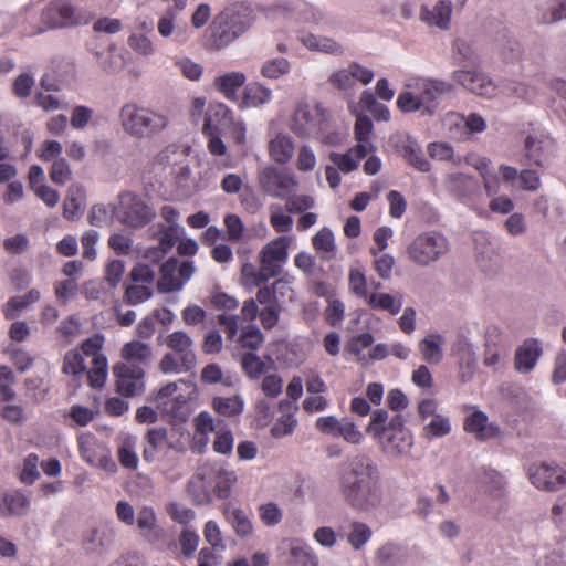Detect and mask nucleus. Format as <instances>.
Listing matches in <instances>:
<instances>
[{
  "mask_svg": "<svg viewBox=\"0 0 566 566\" xmlns=\"http://www.w3.org/2000/svg\"><path fill=\"white\" fill-rule=\"evenodd\" d=\"M338 485L345 502L356 511L370 512L381 504L380 471L367 454H356L343 465Z\"/></svg>",
  "mask_w": 566,
  "mask_h": 566,
  "instance_id": "nucleus-1",
  "label": "nucleus"
},
{
  "mask_svg": "<svg viewBox=\"0 0 566 566\" xmlns=\"http://www.w3.org/2000/svg\"><path fill=\"white\" fill-rule=\"evenodd\" d=\"M453 91V85L444 80L410 75L398 94L397 107L402 113L420 112L432 116L438 109V99Z\"/></svg>",
  "mask_w": 566,
  "mask_h": 566,
  "instance_id": "nucleus-2",
  "label": "nucleus"
},
{
  "mask_svg": "<svg viewBox=\"0 0 566 566\" xmlns=\"http://www.w3.org/2000/svg\"><path fill=\"white\" fill-rule=\"evenodd\" d=\"M366 432L381 452L390 458L407 455L413 446L412 433L405 426L402 416L389 415L385 409H377L371 413Z\"/></svg>",
  "mask_w": 566,
  "mask_h": 566,
  "instance_id": "nucleus-3",
  "label": "nucleus"
},
{
  "mask_svg": "<svg viewBox=\"0 0 566 566\" xmlns=\"http://www.w3.org/2000/svg\"><path fill=\"white\" fill-rule=\"evenodd\" d=\"M290 130L300 138H315L325 145H337L343 135L332 127L319 104L298 103L289 120Z\"/></svg>",
  "mask_w": 566,
  "mask_h": 566,
  "instance_id": "nucleus-4",
  "label": "nucleus"
},
{
  "mask_svg": "<svg viewBox=\"0 0 566 566\" xmlns=\"http://www.w3.org/2000/svg\"><path fill=\"white\" fill-rule=\"evenodd\" d=\"M120 126L135 138H149L161 133L169 124L168 116L136 103H126L119 111Z\"/></svg>",
  "mask_w": 566,
  "mask_h": 566,
  "instance_id": "nucleus-5",
  "label": "nucleus"
},
{
  "mask_svg": "<svg viewBox=\"0 0 566 566\" xmlns=\"http://www.w3.org/2000/svg\"><path fill=\"white\" fill-rule=\"evenodd\" d=\"M450 250L451 244L443 233L429 230L417 234L407 244L405 255L410 263L427 268L446 258Z\"/></svg>",
  "mask_w": 566,
  "mask_h": 566,
  "instance_id": "nucleus-6",
  "label": "nucleus"
},
{
  "mask_svg": "<svg viewBox=\"0 0 566 566\" xmlns=\"http://www.w3.org/2000/svg\"><path fill=\"white\" fill-rule=\"evenodd\" d=\"M166 345L171 350L166 353L159 369L164 374H182L192 370L197 365L192 338L184 331L170 333L166 338Z\"/></svg>",
  "mask_w": 566,
  "mask_h": 566,
  "instance_id": "nucleus-7",
  "label": "nucleus"
},
{
  "mask_svg": "<svg viewBox=\"0 0 566 566\" xmlns=\"http://www.w3.org/2000/svg\"><path fill=\"white\" fill-rule=\"evenodd\" d=\"M196 387L190 381L179 380L163 387L156 398L157 408L177 421H186L191 407L189 400L195 396Z\"/></svg>",
  "mask_w": 566,
  "mask_h": 566,
  "instance_id": "nucleus-8",
  "label": "nucleus"
},
{
  "mask_svg": "<svg viewBox=\"0 0 566 566\" xmlns=\"http://www.w3.org/2000/svg\"><path fill=\"white\" fill-rule=\"evenodd\" d=\"M116 219L130 229H139L148 224L156 216L154 209L138 195L126 191L119 195L118 201L112 207Z\"/></svg>",
  "mask_w": 566,
  "mask_h": 566,
  "instance_id": "nucleus-9",
  "label": "nucleus"
},
{
  "mask_svg": "<svg viewBox=\"0 0 566 566\" xmlns=\"http://www.w3.org/2000/svg\"><path fill=\"white\" fill-rule=\"evenodd\" d=\"M85 22L82 14L67 0H53L41 12L38 32L69 28Z\"/></svg>",
  "mask_w": 566,
  "mask_h": 566,
  "instance_id": "nucleus-10",
  "label": "nucleus"
},
{
  "mask_svg": "<svg viewBox=\"0 0 566 566\" xmlns=\"http://www.w3.org/2000/svg\"><path fill=\"white\" fill-rule=\"evenodd\" d=\"M195 273L192 261L179 262L171 258L160 268V276L157 281V289L160 293L180 291Z\"/></svg>",
  "mask_w": 566,
  "mask_h": 566,
  "instance_id": "nucleus-11",
  "label": "nucleus"
},
{
  "mask_svg": "<svg viewBox=\"0 0 566 566\" xmlns=\"http://www.w3.org/2000/svg\"><path fill=\"white\" fill-rule=\"evenodd\" d=\"M527 476L534 488L555 492L566 486V469L553 463H532Z\"/></svg>",
  "mask_w": 566,
  "mask_h": 566,
  "instance_id": "nucleus-12",
  "label": "nucleus"
},
{
  "mask_svg": "<svg viewBox=\"0 0 566 566\" xmlns=\"http://www.w3.org/2000/svg\"><path fill=\"white\" fill-rule=\"evenodd\" d=\"M259 181L264 191L275 198H285L300 186L295 174L274 167L263 168L259 174Z\"/></svg>",
  "mask_w": 566,
  "mask_h": 566,
  "instance_id": "nucleus-13",
  "label": "nucleus"
},
{
  "mask_svg": "<svg viewBox=\"0 0 566 566\" xmlns=\"http://www.w3.org/2000/svg\"><path fill=\"white\" fill-rule=\"evenodd\" d=\"M293 242L291 235H280L268 242L259 252V263L270 275L279 276L289 259V248Z\"/></svg>",
  "mask_w": 566,
  "mask_h": 566,
  "instance_id": "nucleus-14",
  "label": "nucleus"
},
{
  "mask_svg": "<svg viewBox=\"0 0 566 566\" xmlns=\"http://www.w3.org/2000/svg\"><path fill=\"white\" fill-rule=\"evenodd\" d=\"M77 441L83 461L107 472H116L117 465L113 461L108 449L94 434L90 432L82 433L78 436Z\"/></svg>",
  "mask_w": 566,
  "mask_h": 566,
  "instance_id": "nucleus-15",
  "label": "nucleus"
},
{
  "mask_svg": "<svg viewBox=\"0 0 566 566\" xmlns=\"http://www.w3.org/2000/svg\"><path fill=\"white\" fill-rule=\"evenodd\" d=\"M442 187L450 197L464 205H471L480 192L479 181L473 176L461 171L446 174Z\"/></svg>",
  "mask_w": 566,
  "mask_h": 566,
  "instance_id": "nucleus-16",
  "label": "nucleus"
},
{
  "mask_svg": "<svg viewBox=\"0 0 566 566\" xmlns=\"http://www.w3.org/2000/svg\"><path fill=\"white\" fill-rule=\"evenodd\" d=\"M464 410L468 412L463 421V429L467 433L472 434L479 441H486L499 436V427L489 421L485 412L475 406H467Z\"/></svg>",
  "mask_w": 566,
  "mask_h": 566,
  "instance_id": "nucleus-17",
  "label": "nucleus"
},
{
  "mask_svg": "<svg viewBox=\"0 0 566 566\" xmlns=\"http://www.w3.org/2000/svg\"><path fill=\"white\" fill-rule=\"evenodd\" d=\"M451 78L464 90L482 97H491L495 93L494 83L485 74L475 70H455Z\"/></svg>",
  "mask_w": 566,
  "mask_h": 566,
  "instance_id": "nucleus-18",
  "label": "nucleus"
},
{
  "mask_svg": "<svg viewBox=\"0 0 566 566\" xmlns=\"http://www.w3.org/2000/svg\"><path fill=\"white\" fill-rule=\"evenodd\" d=\"M143 459L148 463L166 460L168 452L174 449L172 442L168 439L167 430L154 428L145 434Z\"/></svg>",
  "mask_w": 566,
  "mask_h": 566,
  "instance_id": "nucleus-19",
  "label": "nucleus"
},
{
  "mask_svg": "<svg viewBox=\"0 0 566 566\" xmlns=\"http://www.w3.org/2000/svg\"><path fill=\"white\" fill-rule=\"evenodd\" d=\"M203 468L212 483L214 495L227 499L238 480L235 471L219 463H203Z\"/></svg>",
  "mask_w": 566,
  "mask_h": 566,
  "instance_id": "nucleus-20",
  "label": "nucleus"
},
{
  "mask_svg": "<svg viewBox=\"0 0 566 566\" xmlns=\"http://www.w3.org/2000/svg\"><path fill=\"white\" fill-rule=\"evenodd\" d=\"M175 184L176 195L178 197H190L209 187V171L200 172L198 176H192L190 168L188 166H184L176 175Z\"/></svg>",
  "mask_w": 566,
  "mask_h": 566,
  "instance_id": "nucleus-21",
  "label": "nucleus"
},
{
  "mask_svg": "<svg viewBox=\"0 0 566 566\" xmlns=\"http://www.w3.org/2000/svg\"><path fill=\"white\" fill-rule=\"evenodd\" d=\"M543 354L541 343L535 338L525 339L515 350L514 367L520 374L531 373Z\"/></svg>",
  "mask_w": 566,
  "mask_h": 566,
  "instance_id": "nucleus-22",
  "label": "nucleus"
},
{
  "mask_svg": "<svg viewBox=\"0 0 566 566\" xmlns=\"http://www.w3.org/2000/svg\"><path fill=\"white\" fill-rule=\"evenodd\" d=\"M117 378V391L126 397L134 396L143 389V371L118 364L113 369Z\"/></svg>",
  "mask_w": 566,
  "mask_h": 566,
  "instance_id": "nucleus-23",
  "label": "nucleus"
},
{
  "mask_svg": "<svg viewBox=\"0 0 566 566\" xmlns=\"http://www.w3.org/2000/svg\"><path fill=\"white\" fill-rule=\"evenodd\" d=\"M206 472L203 464L200 465L187 484L188 495L198 505L211 503L214 495L212 483Z\"/></svg>",
  "mask_w": 566,
  "mask_h": 566,
  "instance_id": "nucleus-24",
  "label": "nucleus"
},
{
  "mask_svg": "<svg viewBox=\"0 0 566 566\" xmlns=\"http://www.w3.org/2000/svg\"><path fill=\"white\" fill-rule=\"evenodd\" d=\"M300 42L310 51L333 56L344 54L343 45L333 38L303 32L298 35Z\"/></svg>",
  "mask_w": 566,
  "mask_h": 566,
  "instance_id": "nucleus-25",
  "label": "nucleus"
},
{
  "mask_svg": "<svg viewBox=\"0 0 566 566\" xmlns=\"http://www.w3.org/2000/svg\"><path fill=\"white\" fill-rule=\"evenodd\" d=\"M452 3L450 0H439L432 8L421 6L420 20L430 27L447 30L450 27Z\"/></svg>",
  "mask_w": 566,
  "mask_h": 566,
  "instance_id": "nucleus-26",
  "label": "nucleus"
},
{
  "mask_svg": "<svg viewBox=\"0 0 566 566\" xmlns=\"http://www.w3.org/2000/svg\"><path fill=\"white\" fill-rule=\"evenodd\" d=\"M157 31L164 39H172L177 43H185L188 40L186 29L178 25V11L168 8L157 21Z\"/></svg>",
  "mask_w": 566,
  "mask_h": 566,
  "instance_id": "nucleus-27",
  "label": "nucleus"
},
{
  "mask_svg": "<svg viewBox=\"0 0 566 566\" xmlns=\"http://www.w3.org/2000/svg\"><path fill=\"white\" fill-rule=\"evenodd\" d=\"M272 97L273 94L269 87L259 82H251L244 86L238 106L240 109L259 108L269 104Z\"/></svg>",
  "mask_w": 566,
  "mask_h": 566,
  "instance_id": "nucleus-28",
  "label": "nucleus"
},
{
  "mask_svg": "<svg viewBox=\"0 0 566 566\" xmlns=\"http://www.w3.org/2000/svg\"><path fill=\"white\" fill-rule=\"evenodd\" d=\"M353 114L356 115L355 123V139L357 142L355 151L359 155H369L375 151V146L370 142V135L373 133V123L366 115L360 114L356 108H353Z\"/></svg>",
  "mask_w": 566,
  "mask_h": 566,
  "instance_id": "nucleus-29",
  "label": "nucleus"
},
{
  "mask_svg": "<svg viewBox=\"0 0 566 566\" xmlns=\"http://www.w3.org/2000/svg\"><path fill=\"white\" fill-rule=\"evenodd\" d=\"M244 73L234 71L221 74L213 80V87L228 101L238 99V91L245 84Z\"/></svg>",
  "mask_w": 566,
  "mask_h": 566,
  "instance_id": "nucleus-30",
  "label": "nucleus"
},
{
  "mask_svg": "<svg viewBox=\"0 0 566 566\" xmlns=\"http://www.w3.org/2000/svg\"><path fill=\"white\" fill-rule=\"evenodd\" d=\"M280 409L283 413L275 420L270 430L271 436L275 439L292 434L298 424L297 418L295 417L297 406L287 401H281Z\"/></svg>",
  "mask_w": 566,
  "mask_h": 566,
  "instance_id": "nucleus-31",
  "label": "nucleus"
},
{
  "mask_svg": "<svg viewBox=\"0 0 566 566\" xmlns=\"http://www.w3.org/2000/svg\"><path fill=\"white\" fill-rule=\"evenodd\" d=\"M30 500L20 491L12 490L0 494V515L3 517L24 515Z\"/></svg>",
  "mask_w": 566,
  "mask_h": 566,
  "instance_id": "nucleus-32",
  "label": "nucleus"
},
{
  "mask_svg": "<svg viewBox=\"0 0 566 566\" xmlns=\"http://www.w3.org/2000/svg\"><path fill=\"white\" fill-rule=\"evenodd\" d=\"M269 156L277 164H287L295 151V143L286 133H279L269 142Z\"/></svg>",
  "mask_w": 566,
  "mask_h": 566,
  "instance_id": "nucleus-33",
  "label": "nucleus"
},
{
  "mask_svg": "<svg viewBox=\"0 0 566 566\" xmlns=\"http://www.w3.org/2000/svg\"><path fill=\"white\" fill-rule=\"evenodd\" d=\"M366 304L374 311L387 312L390 315H397L403 304V297L400 293L371 292L366 298Z\"/></svg>",
  "mask_w": 566,
  "mask_h": 566,
  "instance_id": "nucleus-34",
  "label": "nucleus"
},
{
  "mask_svg": "<svg viewBox=\"0 0 566 566\" xmlns=\"http://www.w3.org/2000/svg\"><path fill=\"white\" fill-rule=\"evenodd\" d=\"M41 292L38 289H31L23 295L12 296L2 307L6 319H14L21 315L32 304L39 302Z\"/></svg>",
  "mask_w": 566,
  "mask_h": 566,
  "instance_id": "nucleus-35",
  "label": "nucleus"
},
{
  "mask_svg": "<svg viewBox=\"0 0 566 566\" xmlns=\"http://www.w3.org/2000/svg\"><path fill=\"white\" fill-rule=\"evenodd\" d=\"M86 192L80 184H73L67 189V195L63 203V217L74 220L78 218L84 210Z\"/></svg>",
  "mask_w": 566,
  "mask_h": 566,
  "instance_id": "nucleus-36",
  "label": "nucleus"
},
{
  "mask_svg": "<svg viewBox=\"0 0 566 566\" xmlns=\"http://www.w3.org/2000/svg\"><path fill=\"white\" fill-rule=\"evenodd\" d=\"M230 124H234L232 109L223 103H212L208 107L202 130H216L218 126L230 127Z\"/></svg>",
  "mask_w": 566,
  "mask_h": 566,
  "instance_id": "nucleus-37",
  "label": "nucleus"
},
{
  "mask_svg": "<svg viewBox=\"0 0 566 566\" xmlns=\"http://www.w3.org/2000/svg\"><path fill=\"white\" fill-rule=\"evenodd\" d=\"M291 566H318L315 551L302 539H292L289 545Z\"/></svg>",
  "mask_w": 566,
  "mask_h": 566,
  "instance_id": "nucleus-38",
  "label": "nucleus"
},
{
  "mask_svg": "<svg viewBox=\"0 0 566 566\" xmlns=\"http://www.w3.org/2000/svg\"><path fill=\"white\" fill-rule=\"evenodd\" d=\"M95 56L99 67L108 74L118 73L126 65L123 50L115 45H109L104 51L95 52Z\"/></svg>",
  "mask_w": 566,
  "mask_h": 566,
  "instance_id": "nucleus-39",
  "label": "nucleus"
},
{
  "mask_svg": "<svg viewBox=\"0 0 566 566\" xmlns=\"http://www.w3.org/2000/svg\"><path fill=\"white\" fill-rule=\"evenodd\" d=\"M211 407L214 412L224 418H237L244 410V400L240 395L231 397L217 396L212 399Z\"/></svg>",
  "mask_w": 566,
  "mask_h": 566,
  "instance_id": "nucleus-40",
  "label": "nucleus"
},
{
  "mask_svg": "<svg viewBox=\"0 0 566 566\" xmlns=\"http://www.w3.org/2000/svg\"><path fill=\"white\" fill-rule=\"evenodd\" d=\"M193 426L196 434L199 436L197 438L196 444L199 446L198 451L202 452L209 442V434L212 432L216 433L218 424H216V421L210 412L201 411L195 417Z\"/></svg>",
  "mask_w": 566,
  "mask_h": 566,
  "instance_id": "nucleus-41",
  "label": "nucleus"
},
{
  "mask_svg": "<svg viewBox=\"0 0 566 566\" xmlns=\"http://www.w3.org/2000/svg\"><path fill=\"white\" fill-rule=\"evenodd\" d=\"M552 146V140L544 134L527 136L525 140L526 156L536 165H542Z\"/></svg>",
  "mask_w": 566,
  "mask_h": 566,
  "instance_id": "nucleus-42",
  "label": "nucleus"
},
{
  "mask_svg": "<svg viewBox=\"0 0 566 566\" xmlns=\"http://www.w3.org/2000/svg\"><path fill=\"white\" fill-rule=\"evenodd\" d=\"M210 30L211 43L216 49L226 48L239 38L222 14L216 19Z\"/></svg>",
  "mask_w": 566,
  "mask_h": 566,
  "instance_id": "nucleus-43",
  "label": "nucleus"
},
{
  "mask_svg": "<svg viewBox=\"0 0 566 566\" xmlns=\"http://www.w3.org/2000/svg\"><path fill=\"white\" fill-rule=\"evenodd\" d=\"M223 513L238 536L244 537L252 533L253 526L247 512L228 504L226 505Z\"/></svg>",
  "mask_w": 566,
  "mask_h": 566,
  "instance_id": "nucleus-44",
  "label": "nucleus"
},
{
  "mask_svg": "<svg viewBox=\"0 0 566 566\" xmlns=\"http://www.w3.org/2000/svg\"><path fill=\"white\" fill-rule=\"evenodd\" d=\"M241 366L249 378L258 379L273 368L274 361L271 357H266V360H263L253 353H247L241 358Z\"/></svg>",
  "mask_w": 566,
  "mask_h": 566,
  "instance_id": "nucleus-45",
  "label": "nucleus"
},
{
  "mask_svg": "<svg viewBox=\"0 0 566 566\" xmlns=\"http://www.w3.org/2000/svg\"><path fill=\"white\" fill-rule=\"evenodd\" d=\"M443 337L439 334H430L419 343L422 358L429 364H439L442 360Z\"/></svg>",
  "mask_w": 566,
  "mask_h": 566,
  "instance_id": "nucleus-46",
  "label": "nucleus"
},
{
  "mask_svg": "<svg viewBox=\"0 0 566 566\" xmlns=\"http://www.w3.org/2000/svg\"><path fill=\"white\" fill-rule=\"evenodd\" d=\"M137 525L146 537L160 538L164 536V530L157 525V517L151 507L144 506L139 510Z\"/></svg>",
  "mask_w": 566,
  "mask_h": 566,
  "instance_id": "nucleus-47",
  "label": "nucleus"
},
{
  "mask_svg": "<svg viewBox=\"0 0 566 566\" xmlns=\"http://www.w3.org/2000/svg\"><path fill=\"white\" fill-rule=\"evenodd\" d=\"M151 355L153 349L150 345L139 340L128 342L122 348L123 359L135 364L148 363L151 358Z\"/></svg>",
  "mask_w": 566,
  "mask_h": 566,
  "instance_id": "nucleus-48",
  "label": "nucleus"
},
{
  "mask_svg": "<svg viewBox=\"0 0 566 566\" xmlns=\"http://www.w3.org/2000/svg\"><path fill=\"white\" fill-rule=\"evenodd\" d=\"M402 156L416 169L422 172L431 170L430 161L422 154L420 145L415 140L408 138L402 147Z\"/></svg>",
  "mask_w": 566,
  "mask_h": 566,
  "instance_id": "nucleus-49",
  "label": "nucleus"
},
{
  "mask_svg": "<svg viewBox=\"0 0 566 566\" xmlns=\"http://www.w3.org/2000/svg\"><path fill=\"white\" fill-rule=\"evenodd\" d=\"M137 438L135 436H126L117 451L119 463L129 470H136L138 468L139 459L136 452Z\"/></svg>",
  "mask_w": 566,
  "mask_h": 566,
  "instance_id": "nucleus-50",
  "label": "nucleus"
},
{
  "mask_svg": "<svg viewBox=\"0 0 566 566\" xmlns=\"http://www.w3.org/2000/svg\"><path fill=\"white\" fill-rule=\"evenodd\" d=\"M452 430V423L449 416L439 413L438 416L424 422L422 434L427 439H439L448 436Z\"/></svg>",
  "mask_w": 566,
  "mask_h": 566,
  "instance_id": "nucleus-51",
  "label": "nucleus"
},
{
  "mask_svg": "<svg viewBox=\"0 0 566 566\" xmlns=\"http://www.w3.org/2000/svg\"><path fill=\"white\" fill-rule=\"evenodd\" d=\"M238 36L247 32L254 23V15L249 7H241L231 14H222Z\"/></svg>",
  "mask_w": 566,
  "mask_h": 566,
  "instance_id": "nucleus-52",
  "label": "nucleus"
},
{
  "mask_svg": "<svg viewBox=\"0 0 566 566\" xmlns=\"http://www.w3.org/2000/svg\"><path fill=\"white\" fill-rule=\"evenodd\" d=\"M427 153L433 160L460 165L461 158L455 155L451 144L446 142H432L427 146Z\"/></svg>",
  "mask_w": 566,
  "mask_h": 566,
  "instance_id": "nucleus-53",
  "label": "nucleus"
},
{
  "mask_svg": "<svg viewBox=\"0 0 566 566\" xmlns=\"http://www.w3.org/2000/svg\"><path fill=\"white\" fill-rule=\"evenodd\" d=\"M365 270L361 265H352L348 272V289L357 297L366 298L369 296Z\"/></svg>",
  "mask_w": 566,
  "mask_h": 566,
  "instance_id": "nucleus-54",
  "label": "nucleus"
},
{
  "mask_svg": "<svg viewBox=\"0 0 566 566\" xmlns=\"http://www.w3.org/2000/svg\"><path fill=\"white\" fill-rule=\"evenodd\" d=\"M234 447V436L226 424L221 421L218 422V428L214 433L212 449L216 453L222 455H230Z\"/></svg>",
  "mask_w": 566,
  "mask_h": 566,
  "instance_id": "nucleus-55",
  "label": "nucleus"
},
{
  "mask_svg": "<svg viewBox=\"0 0 566 566\" xmlns=\"http://www.w3.org/2000/svg\"><path fill=\"white\" fill-rule=\"evenodd\" d=\"M377 558L384 566H400L406 562L407 553L403 547L387 543L378 549Z\"/></svg>",
  "mask_w": 566,
  "mask_h": 566,
  "instance_id": "nucleus-56",
  "label": "nucleus"
},
{
  "mask_svg": "<svg viewBox=\"0 0 566 566\" xmlns=\"http://www.w3.org/2000/svg\"><path fill=\"white\" fill-rule=\"evenodd\" d=\"M291 70V63L285 57H272L265 60L260 69V73L263 77L269 80H277L286 74Z\"/></svg>",
  "mask_w": 566,
  "mask_h": 566,
  "instance_id": "nucleus-57",
  "label": "nucleus"
},
{
  "mask_svg": "<svg viewBox=\"0 0 566 566\" xmlns=\"http://www.w3.org/2000/svg\"><path fill=\"white\" fill-rule=\"evenodd\" d=\"M367 155H359L355 151V147L345 154L331 153L329 159L343 172L348 174L357 169L360 159Z\"/></svg>",
  "mask_w": 566,
  "mask_h": 566,
  "instance_id": "nucleus-58",
  "label": "nucleus"
},
{
  "mask_svg": "<svg viewBox=\"0 0 566 566\" xmlns=\"http://www.w3.org/2000/svg\"><path fill=\"white\" fill-rule=\"evenodd\" d=\"M371 536L373 531L367 524L354 522L350 524L347 542L355 551H359L370 541Z\"/></svg>",
  "mask_w": 566,
  "mask_h": 566,
  "instance_id": "nucleus-59",
  "label": "nucleus"
},
{
  "mask_svg": "<svg viewBox=\"0 0 566 566\" xmlns=\"http://www.w3.org/2000/svg\"><path fill=\"white\" fill-rule=\"evenodd\" d=\"M108 364L105 356H97L92 360V367L87 373L88 382L93 388H101L106 381Z\"/></svg>",
  "mask_w": 566,
  "mask_h": 566,
  "instance_id": "nucleus-60",
  "label": "nucleus"
},
{
  "mask_svg": "<svg viewBox=\"0 0 566 566\" xmlns=\"http://www.w3.org/2000/svg\"><path fill=\"white\" fill-rule=\"evenodd\" d=\"M481 481L486 491L493 496L501 495L506 486L505 476L493 469L484 470Z\"/></svg>",
  "mask_w": 566,
  "mask_h": 566,
  "instance_id": "nucleus-61",
  "label": "nucleus"
},
{
  "mask_svg": "<svg viewBox=\"0 0 566 566\" xmlns=\"http://www.w3.org/2000/svg\"><path fill=\"white\" fill-rule=\"evenodd\" d=\"M171 313L167 310H155L151 315L146 316L143 318L137 327L136 333L140 338L149 339L155 334V321L156 318H160L161 322L166 321V316H170Z\"/></svg>",
  "mask_w": 566,
  "mask_h": 566,
  "instance_id": "nucleus-62",
  "label": "nucleus"
},
{
  "mask_svg": "<svg viewBox=\"0 0 566 566\" xmlns=\"http://www.w3.org/2000/svg\"><path fill=\"white\" fill-rule=\"evenodd\" d=\"M295 166L298 171L304 174L315 170L317 158L314 149L310 145L304 144L300 146L296 154Z\"/></svg>",
  "mask_w": 566,
  "mask_h": 566,
  "instance_id": "nucleus-63",
  "label": "nucleus"
},
{
  "mask_svg": "<svg viewBox=\"0 0 566 566\" xmlns=\"http://www.w3.org/2000/svg\"><path fill=\"white\" fill-rule=\"evenodd\" d=\"M151 296V286L133 282V284L126 286L124 300L130 305H137L148 301Z\"/></svg>",
  "mask_w": 566,
  "mask_h": 566,
  "instance_id": "nucleus-64",
  "label": "nucleus"
}]
</instances>
